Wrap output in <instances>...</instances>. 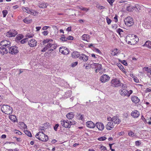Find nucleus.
Segmentation results:
<instances>
[{
	"label": "nucleus",
	"instance_id": "obj_25",
	"mask_svg": "<svg viewBox=\"0 0 151 151\" xmlns=\"http://www.w3.org/2000/svg\"><path fill=\"white\" fill-rule=\"evenodd\" d=\"M23 21L25 23L29 24L32 22V20L29 17H27L23 19Z\"/></svg>",
	"mask_w": 151,
	"mask_h": 151
},
{
	"label": "nucleus",
	"instance_id": "obj_44",
	"mask_svg": "<svg viewBox=\"0 0 151 151\" xmlns=\"http://www.w3.org/2000/svg\"><path fill=\"white\" fill-rule=\"evenodd\" d=\"M79 9H81L82 11H85L86 12H88L89 10L88 8H87L85 7H79Z\"/></svg>",
	"mask_w": 151,
	"mask_h": 151
},
{
	"label": "nucleus",
	"instance_id": "obj_55",
	"mask_svg": "<svg viewBox=\"0 0 151 151\" xmlns=\"http://www.w3.org/2000/svg\"><path fill=\"white\" fill-rule=\"evenodd\" d=\"M135 144L136 146H138L141 145V143L139 141H137L135 142Z\"/></svg>",
	"mask_w": 151,
	"mask_h": 151
},
{
	"label": "nucleus",
	"instance_id": "obj_8",
	"mask_svg": "<svg viewBox=\"0 0 151 151\" xmlns=\"http://www.w3.org/2000/svg\"><path fill=\"white\" fill-rule=\"evenodd\" d=\"M17 34L16 31L14 29H11L6 33V36L8 37H15Z\"/></svg>",
	"mask_w": 151,
	"mask_h": 151
},
{
	"label": "nucleus",
	"instance_id": "obj_13",
	"mask_svg": "<svg viewBox=\"0 0 151 151\" xmlns=\"http://www.w3.org/2000/svg\"><path fill=\"white\" fill-rule=\"evenodd\" d=\"M110 78V77L108 75L104 74L101 77L100 80L102 82L105 83L109 81Z\"/></svg>",
	"mask_w": 151,
	"mask_h": 151
},
{
	"label": "nucleus",
	"instance_id": "obj_28",
	"mask_svg": "<svg viewBox=\"0 0 151 151\" xmlns=\"http://www.w3.org/2000/svg\"><path fill=\"white\" fill-rule=\"evenodd\" d=\"M149 49H151V42L150 41H146L143 45Z\"/></svg>",
	"mask_w": 151,
	"mask_h": 151
},
{
	"label": "nucleus",
	"instance_id": "obj_30",
	"mask_svg": "<svg viewBox=\"0 0 151 151\" xmlns=\"http://www.w3.org/2000/svg\"><path fill=\"white\" fill-rule=\"evenodd\" d=\"M47 4L45 2L40 3L39 5V8H45L47 7Z\"/></svg>",
	"mask_w": 151,
	"mask_h": 151
},
{
	"label": "nucleus",
	"instance_id": "obj_60",
	"mask_svg": "<svg viewBox=\"0 0 151 151\" xmlns=\"http://www.w3.org/2000/svg\"><path fill=\"white\" fill-rule=\"evenodd\" d=\"M145 92L147 93L151 91V89L150 88H147L145 90Z\"/></svg>",
	"mask_w": 151,
	"mask_h": 151
},
{
	"label": "nucleus",
	"instance_id": "obj_16",
	"mask_svg": "<svg viewBox=\"0 0 151 151\" xmlns=\"http://www.w3.org/2000/svg\"><path fill=\"white\" fill-rule=\"evenodd\" d=\"M37 41L34 39H32L28 41V44L31 47H33L37 45Z\"/></svg>",
	"mask_w": 151,
	"mask_h": 151
},
{
	"label": "nucleus",
	"instance_id": "obj_5",
	"mask_svg": "<svg viewBox=\"0 0 151 151\" xmlns=\"http://www.w3.org/2000/svg\"><path fill=\"white\" fill-rule=\"evenodd\" d=\"M1 111L6 114H10L12 112L11 107L8 105H4L1 108Z\"/></svg>",
	"mask_w": 151,
	"mask_h": 151
},
{
	"label": "nucleus",
	"instance_id": "obj_1",
	"mask_svg": "<svg viewBox=\"0 0 151 151\" xmlns=\"http://www.w3.org/2000/svg\"><path fill=\"white\" fill-rule=\"evenodd\" d=\"M42 42L43 45L47 43L45 46L50 51H53L57 47L56 45L53 44V40L52 39H47L44 40Z\"/></svg>",
	"mask_w": 151,
	"mask_h": 151
},
{
	"label": "nucleus",
	"instance_id": "obj_9",
	"mask_svg": "<svg viewBox=\"0 0 151 151\" xmlns=\"http://www.w3.org/2000/svg\"><path fill=\"white\" fill-rule=\"evenodd\" d=\"M18 52V48L16 46H12L9 48V52L10 54L12 55L15 54Z\"/></svg>",
	"mask_w": 151,
	"mask_h": 151
},
{
	"label": "nucleus",
	"instance_id": "obj_24",
	"mask_svg": "<svg viewBox=\"0 0 151 151\" xmlns=\"http://www.w3.org/2000/svg\"><path fill=\"white\" fill-rule=\"evenodd\" d=\"M79 53L77 51H74L71 54L72 57L73 58H77L80 57Z\"/></svg>",
	"mask_w": 151,
	"mask_h": 151
},
{
	"label": "nucleus",
	"instance_id": "obj_22",
	"mask_svg": "<svg viewBox=\"0 0 151 151\" xmlns=\"http://www.w3.org/2000/svg\"><path fill=\"white\" fill-rule=\"evenodd\" d=\"M79 59L81 60H83L84 62L87 61L88 60V56L86 55L82 54L80 55Z\"/></svg>",
	"mask_w": 151,
	"mask_h": 151
},
{
	"label": "nucleus",
	"instance_id": "obj_34",
	"mask_svg": "<svg viewBox=\"0 0 151 151\" xmlns=\"http://www.w3.org/2000/svg\"><path fill=\"white\" fill-rule=\"evenodd\" d=\"M23 38V36L22 34L17 35L16 38V41L19 40Z\"/></svg>",
	"mask_w": 151,
	"mask_h": 151
},
{
	"label": "nucleus",
	"instance_id": "obj_39",
	"mask_svg": "<svg viewBox=\"0 0 151 151\" xmlns=\"http://www.w3.org/2000/svg\"><path fill=\"white\" fill-rule=\"evenodd\" d=\"M106 137L105 136H104L98 138V140L100 141H103L105 140L106 139Z\"/></svg>",
	"mask_w": 151,
	"mask_h": 151
},
{
	"label": "nucleus",
	"instance_id": "obj_61",
	"mask_svg": "<svg viewBox=\"0 0 151 151\" xmlns=\"http://www.w3.org/2000/svg\"><path fill=\"white\" fill-rule=\"evenodd\" d=\"M71 27H68L66 29V30L68 32H70L71 31Z\"/></svg>",
	"mask_w": 151,
	"mask_h": 151
},
{
	"label": "nucleus",
	"instance_id": "obj_38",
	"mask_svg": "<svg viewBox=\"0 0 151 151\" xmlns=\"http://www.w3.org/2000/svg\"><path fill=\"white\" fill-rule=\"evenodd\" d=\"M60 40L63 41H67V38L66 37H65L64 35H63L61 36V37L60 39Z\"/></svg>",
	"mask_w": 151,
	"mask_h": 151
},
{
	"label": "nucleus",
	"instance_id": "obj_32",
	"mask_svg": "<svg viewBox=\"0 0 151 151\" xmlns=\"http://www.w3.org/2000/svg\"><path fill=\"white\" fill-rule=\"evenodd\" d=\"M9 118L12 121L15 122L17 120L16 116L14 115H10L9 116Z\"/></svg>",
	"mask_w": 151,
	"mask_h": 151
},
{
	"label": "nucleus",
	"instance_id": "obj_37",
	"mask_svg": "<svg viewBox=\"0 0 151 151\" xmlns=\"http://www.w3.org/2000/svg\"><path fill=\"white\" fill-rule=\"evenodd\" d=\"M22 10H23V11H24V12H27V13H30V11L29 9V8L28 7H23L22 8Z\"/></svg>",
	"mask_w": 151,
	"mask_h": 151
},
{
	"label": "nucleus",
	"instance_id": "obj_51",
	"mask_svg": "<svg viewBox=\"0 0 151 151\" xmlns=\"http://www.w3.org/2000/svg\"><path fill=\"white\" fill-rule=\"evenodd\" d=\"M14 132L15 133H16V134H18L20 135H22V132H21L20 131H19L18 130H15L14 131Z\"/></svg>",
	"mask_w": 151,
	"mask_h": 151
},
{
	"label": "nucleus",
	"instance_id": "obj_20",
	"mask_svg": "<svg viewBox=\"0 0 151 151\" xmlns=\"http://www.w3.org/2000/svg\"><path fill=\"white\" fill-rule=\"evenodd\" d=\"M131 116L134 118H137L139 116V112L137 110L133 111L131 113Z\"/></svg>",
	"mask_w": 151,
	"mask_h": 151
},
{
	"label": "nucleus",
	"instance_id": "obj_43",
	"mask_svg": "<svg viewBox=\"0 0 151 151\" xmlns=\"http://www.w3.org/2000/svg\"><path fill=\"white\" fill-rule=\"evenodd\" d=\"M34 35L33 34H30L29 33H28L26 35V38H27V40H28V38L32 37Z\"/></svg>",
	"mask_w": 151,
	"mask_h": 151
},
{
	"label": "nucleus",
	"instance_id": "obj_14",
	"mask_svg": "<svg viewBox=\"0 0 151 151\" xmlns=\"http://www.w3.org/2000/svg\"><path fill=\"white\" fill-rule=\"evenodd\" d=\"M111 121L115 124H119L121 122V120L118 116H114L112 118H111Z\"/></svg>",
	"mask_w": 151,
	"mask_h": 151
},
{
	"label": "nucleus",
	"instance_id": "obj_58",
	"mask_svg": "<svg viewBox=\"0 0 151 151\" xmlns=\"http://www.w3.org/2000/svg\"><path fill=\"white\" fill-rule=\"evenodd\" d=\"M78 63V62H75L73 63L72 64V67H75L76 66Z\"/></svg>",
	"mask_w": 151,
	"mask_h": 151
},
{
	"label": "nucleus",
	"instance_id": "obj_62",
	"mask_svg": "<svg viewBox=\"0 0 151 151\" xmlns=\"http://www.w3.org/2000/svg\"><path fill=\"white\" fill-rule=\"evenodd\" d=\"M114 19L115 20V22H117L118 21V16L116 15L114 17Z\"/></svg>",
	"mask_w": 151,
	"mask_h": 151
},
{
	"label": "nucleus",
	"instance_id": "obj_15",
	"mask_svg": "<svg viewBox=\"0 0 151 151\" xmlns=\"http://www.w3.org/2000/svg\"><path fill=\"white\" fill-rule=\"evenodd\" d=\"M99 131H102L104 129V124L100 122H98L96 123V126Z\"/></svg>",
	"mask_w": 151,
	"mask_h": 151
},
{
	"label": "nucleus",
	"instance_id": "obj_21",
	"mask_svg": "<svg viewBox=\"0 0 151 151\" xmlns=\"http://www.w3.org/2000/svg\"><path fill=\"white\" fill-rule=\"evenodd\" d=\"M131 100L135 104L138 103L140 101V100L138 98L135 96H132Z\"/></svg>",
	"mask_w": 151,
	"mask_h": 151
},
{
	"label": "nucleus",
	"instance_id": "obj_41",
	"mask_svg": "<svg viewBox=\"0 0 151 151\" xmlns=\"http://www.w3.org/2000/svg\"><path fill=\"white\" fill-rule=\"evenodd\" d=\"M8 13L7 10H3L2 12V13L3 15V17H5L8 14Z\"/></svg>",
	"mask_w": 151,
	"mask_h": 151
},
{
	"label": "nucleus",
	"instance_id": "obj_18",
	"mask_svg": "<svg viewBox=\"0 0 151 151\" xmlns=\"http://www.w3.org/2000/svg\"><path fill=\"white\" fill-rule=\"evenodd\" d=\"M92 65L95 67L96 68L95 72L96 73H98L101 69V65L99 64L93 63Z\"/></svg>",
	"mask_w": 151,
	"mask_h": 151
},
{
	"label": "nucleus",
	"instance_id": "obj_54",
	"mask_svg": "<svg viewBox=\"0 0 151 151\" xmlns=\"http://www.w3.org/2000/svg\"><path fill=\"white\" fill-rule=\"evenodd\" d=\"M59 126V125L58 124H56L55 125L54 127V129L55 131H57V129Z\"/></svg>",
	"mask_w": 151,
	"mask_h": 151
},
{
	"label": "nucleus",
	"instance_id": "obj_7",
	"mask_svg": "<svg viewBox=\"0 0 151 151\" xmlns=\"http://www.w3.org/2000/svg\"><path fill=\"white\" fill-rule=\"evenodd\" d=\"M111 85L113 87H118L121 86L120 81L117 78L113 79L111 81Z\"/></svg>",
	"mask_w": 151,
	"mask_h": 151
},
{
	"label": "nucleus",
	"instance_id": "obj_64",
	"mask_svg": "<svg viewBox=\"0 0 151 151\" xmlns=\"http://www.w3.org/2000/svg\"><path fill=\"white\" fill-rule=\"evenodd\" d=\"M18 150L17 149L15 148L14 150L12 149H9L8 150V151H18Z\"/></svg>",
	"mask_w": 151,
	"mask_h": 151
},
{
	"label": "nucleus",
	"instance_id": "obj_23",
	"mask_svg": "<svg viewBox=\"0 0 151 151\" xmlns=\"http://www.w3.org/2000/svg\"><path fill=\"white\" fill-rule=\"evenodd\" d=\"M86 124L87 127L90 128H93L96 126V124H94L93 122L91 121L87 122Z\"/></svg>",
	"mask_w": 151,
	"mask_h": 151
},
{
	"label": "nucleus",
	"instance_id": "obj_45",
	"mask_svg": "<svg viewBox=\"0 0 151 151\" xmlns=\"http://www.w3.org/2000/svg\"><path fill=\"white\" fill-rule=\"evenodd\" d=\"M100 147L99 148L101 149V151H106V147L103 146H100Z\"/></svg>",
	"mask_w": 151,
	"mask_h": 151
},
{
	"label": "nucleus",
	"instance_id": "obj_42",
	"mask_svg": "<svg viewBox=\"0 0 151 151\" xmlns=\"http://www.w3.org/2000/svg\"><path fill=\"white\" fill-rule=\"evenodd\" d=\"M118 66L119 68L122 71H124L125 69H124L123 66L121 64L119 63L118 65Z\"/></svg>",
	"mask_w": 151,
	"mask_h": 151
},
{
	"label": "nucleus",
	"instance_id": "obj_56",
	"mask_svg": "<svg viewBox=\"0 0 151 151\" xmlns=\"http://www.w3.org/2000/svg\"><path fill=\"white\" fill-rule=\"evenodd\" d=\"M134 134L133 132L132 131H130L128 133V135L129 136L133 137L134 136Z\"/></svg>",
	"mask_w": 151,
	"mask_h": 151
},
{
	"label": "nucleus",
	"instance_id": "obj_17",
	"mask_svg": "<svg viewBox=\"0 0 151 151\" xmlns=\"http://www.w3.org/2000/svg\"><path fill=\"white\" fill-rule=\"evenodd\" d=\"M106 127L107 130H111L114 128V125L112 122L110 121L107 123Z\"/></svg>",
	"mask_w": 151,
	"mask_h": 151
},
{
	"label": "nucleus",
	"instance_id": "obj_50",
	"mask_svg": "<svg viewBox=\"0 0 151 151\" xmlns=\"http://www.w3.org/2000/svg\"><path fill=\"white\" fill-rule=\"evenodd\" d=\"M28 40H27V38H25L22 40L21 41V43L22 44H24L25 43L26 41H28Z\"/></svg>",
	"mask_w": 151,
	"mask_h": 151
},
{
	"label": "nucleus",
	"instance_id": "obj_12",
	"mask_svg": "<svg viewBox=\"0 0 151 151\" xmlns=\"http://www.w3.org/2000/svg\"><path fill=\"white\" fill-rule=\"evenodd\" d=\"M59 51L63 54L67 55L69 53V50L65 47H60Z\"/></svg>",
	"mask_w": 151,
	"mask_h": 151
},
{
	"label": "nucleus",
	"instance_id": "obj_59",
	"mask_svg": "<svg viewBox=\"0 0 151 151\" xmlns=\"http://www.w3.org/2000/svg\"><path fill=\"white\" fill-rule=\"evenodd\" d=\"M50 28V27H49V26H44L43 27L42 29L43 30H45L47 29L48 28Z\"/></svg>",
	"mask_w": 151,
	"mask_h": 151
},
{
	"label": "nucleus",
	"instance_id": "obj_63",
	"mask_svg": "<svg viewBox=\"0 0 151 151\" xmlns=\"http://www.w3.org/2000/svg\"><path fill=\"white\" fill-rule=\"evenodd\" d=\"M95 50L97 52L100 54L101 53V52L98 49H97L96 48H95Z\"/></svg>",
	"mask_w": 151,
	"mask_h": 151
},
{
	"label": "nucleus",
	"instance_id": "obj_36",
	"mask_svg": "<svg viewBox=\"0 0 151 151\" xmlns=\"http://www.w3.org/2000/svg\"><path fill=\"white\" fill-rule=\"evenodd\" d=\"M20 125L22 129H25L27 128V126L23 122H21L20 124Z\"/></svg>",
	"mask_w": 151,
	"mask_h": 151
},
{
	"label": "nucleus",
	"instance_id": "obj_29",
	"mask_svg": "<svg viewBox=\"0 0 151 151\" xmlns=\"http://www.w3.org/2000/svg\"><path fill=\"white\" fill-rule=\"evenodd\" d=\"M119 52V50L116 48H115L112 50L111 54L113 56H115Z\"/></svg>",
	"mask_w": 151,
	"mask_h": 151
},
{
	"label": "nucleus",
	"instance_id": "obj_52",
	"mask_svg": "<svg viewBox=\"0 0 151 151\" xmlns=\"http://www.w3.org/2000/svg\"><path fill=\"white\" fill-rule=\"evenodd\" d=\"M67 40H73V37L71 36H69L67 37Z\"/></svg>",
	"mask_w": 151,
	"mask_h": 151
},
{
	"label": "nucleus",
	"instance_id": "obj_27",
	"mask_svg": "<svg viewBox=\"0 0 151 151\" xmlns=\"http://www.w3.org/2000/svg\"><path fill=\"white\" fill-rule=\"evenodd\" d=\"M74 116V113L73 112H71L68 113L66 115V117L68 119H72L73 118Z\"/></svg>",
	"mask_w": 151,
	"mask_h": 151
},
{
	"label": "nucleus",
	"instance_id": "obj_26",
	"mask_svg": "<svg viewBox=\"0 0 151 151\" xmlns=\"http://www.w3.org/2000/svg\"><path fill=\"white\" fill-rule=\"evenodd\" d=\"M0 53L2 55L8 53L7 49L4 47L0 48Z\"/></svg>",
	"mask_w": 151,
	"mask_h": 151
},
{
	"label": "nucleus",
	"instance_id": "obj_48",
	"mask_svg": "<svg viewBox=\"0 0 151 151\" xmlns=\"http://www.w3.org/2000/svg\"><path fill=\"white\" fill-rule=\"evenodd\" d=\"M132 7L131 6H128L127 8V11L129 12L132 11Z\"/></svg>",
	"mask_w": 151,
	"mask_h": 151
},
{
	"label": "nucleus",
	"instance_id": "obj_53",
	"mask_svg": "<svg viewBox=\"0 0 151 151\" xmlns=\"http://www.w3.org/2000/svg\"><path fill=\"white\" fill-rule=\"evenodd\" d=\"M123 31L122 29L119 28L116 30V32L119 34H120V32H123Z\"/></svg>",
	"mask_w": 151,
	"mask_h": 151
},
{
	"label": "nucleus",
	"instance_id": "obj_31",
	"mask_svg": "<svg viewBox=\"0 0 151 151\" xmlns=\"http://www.w3.org/2000/svg\"><path fill=\"white\" fill-rule=\"evenodd\" d=\"M143 70L146 71L148 73H149L151 75V68L145 67L143 68Z\"/></svg>",
	"mask_w": 151,
	"mask_h": 151
},
{
	"label": "nucleus",
	"instance_id": "obj_11",
	"mask_svg": "<svg viewBox=\"0 0 151 151\" xmlns=\"http://www.w3.org/2000/svg\"><path fill=\"white\" fill-rule=\"evenodd\" d=\"M60 124L63 127L68 128H70V125L69 124L68 120H61Z\"/></svg>",
	"mask_w": 151,
	"mask_h": 151
},
{
	"label": "nucleus",
	"instance_id": "obj_46",
	"mask_svg": "<svg viewBox=\"0 0 151 151\" xmlns=\"http://www.w3.org/2000/svg\"><path fill=\"white\" fill-rule=\"evenodd\" d=\"M151 120V117H150V118L146 119V121H145V122L146 123H147L149 125H151V122L150 120Z\"/></svg>",
	"mask_w": 151,
	"mask_h": 151
},
{
	"label": "nucleus",
	"instance_id": "obj_6",
	"mask_svg": "<svg viewBox=\"0 0 151 151\" xmlns=\"http://www.w3.org/2000/svg\"><path fill=\"white\" fill-rule=\"evenodd\" d=\"M125 24L128 27H130L134 23L133 19L130 17L126 18L124 20Z\"/></svg>",
	"mask_w": 151,
	"mask_h": 151
},
{
	"label": "nucleus",
	"instance_id": "obj_4",
	"mask_svg": "<svg viewBox=\"0 0 151 151\" xmlns=\"http://www.w3.org/2000/svg\"><path fill=\"white\" fill-rule=\"evenodd\" d=\"M35 136L38 140L42 142H47L49 139L48 136L42 132H39L36 134Z\"/></svg>",
	"mask_w": 151,
	"mask_h": 151
},
{
	"label": "nucleus",
	"instance_id": "obj_47",
	"mask_svg": "<svg viewBox=\"0 0 151 151\" xmlns=\"http://www.w3.org/2000/svg\"><path fill=\"white\" fill-rule=\"evenodd\" d=\"M106 21L108 25L110 24L112 21L108 17L106 18Z\"/></svg>",
	"mask_w": 151,
	"mask_h": 151
},
{
	"label": "nucleus",
	"instance_id": "obj_40",
	"mask_svg": "<svg viewBox=\"0 0 151 151\" xmlns=\"http://www.w3.org/2000/svg\"><path fill=\"white\" fill-rule=\"evenodd\" d=\"M68 123L70 125V126L71 125H73L76 124V122L74 120H72L70 121H68Z\"/></svg>",
	"mask_w": 151,
	"mask_h": 151
},
{
	"label": "nucleus",
	"instance_id": "obj_49",
	"mask_svg": "<svg viewBox=\"0 0 151 151\" xmlns=\"http://www.w3.org/2000/svg\"><path fill=\"white\" fill-rule=\"evenodd\" d=\"M114 0H107V2L111 6L113 5V4L114 2Z\"/></svg>",
	"mask_w": 151,
	"mask_h": 151
},
{
	"label": "nucleus",
	"instance_id": "obj_33",
	"mask_svg": "<svg viewBox=\"0 0 151 151\" xmlns=\"http://www.w3.org/2000/svg\"><path fill=\"white\" fill-rule=\"evenodd\" d=\"M30 13L31 14L34 16H37L38 14V12L34 10H31Z\"/></svg>",
	"mask_w": 151,
	"mask_h": 151
},
{
	"label": "nucleus",
	"instance_id": "obj_2",
	"mask_svg": "<svg viewBox=\"0 0 151 151\" xmlns=\"http://www.w3.org/2000/svg\"><path fill=\"white\" fill-rule=\"evenodd\" d=\"M138 37L134 34H129L126 38V40L127 42L131 45L135 44L138 42Z\"/></svg>",
	"mask_w": 151,
	"mask_h": 151
},
{
	"label": "nucleus",
	"instance_id": "obj_10",
	"mask_svg": "<svg viewBox=\"0 0 151 151\" xmlns=\"http://www.w3.org/2000/svg\"><path fill=\"white\" fill-rule=\"evenodd\" d=\"M0 45L6 47H8L11 46V42L9 41L4 40L0 42Z\"/></svg>",
	"mask_w": 151,
	"mask_h": 151
},
{
	"label": "nucleus",
	"instance_id": "obj_35",
	"mask_svg": "<svg viewBox=\"0 0 151 151\" xmlns=\"http://www.w3.org/2000/svg\"><path fill=\"white\" fill-rule=\"evenodd\" d=\"M24 132L25 134H26L29 137H32V134L30 131L26 130L24 131Z\"/></svg>",
	"mask_w": 151,
	"mask_h": 151
},
{
	"label": "nucleus",
	"instance_id": "obj_57",
	"mask_svg": "<svg viewBox=\"0 0 151 151\" xmlns=\"http://www.w3.org/2000/svg\"><path fill=\"white\" fill-rule=\"evenodd\" d=\"M42 34L44 36H46L48 34L47 31H45L42 32Z\"/></svg>",
	"mask_w": 151,
	"mask_h": 151
},
{
	"label": "nucleus",
	"instance_id": "obj_19",
	"mask_svg": "<svg viewBox=\"0 0 151 151\" xmlns=\"http://www.w3.org/2000/svg\"><path fill=\"white\" fill-rule=\"evenodd\" d=\"M82 40L83 41H86L88 42H89L90 40V36L87 34H84L81 36Z\"/></svg>",
	"mask_w": 151,
	"mask_h": 151
},
{
	"label": "nucleus",
	"instance_id": "obj_3",
	"mask_svg": "<svg viewBox=\"0 0 151 151\" xmlns=\"http://www.w3.org/2000/svg\"><path fill=\"white\" fill-rule=\"evenodd\" d=\"M122 87L123 88L120 89L119 91L121 95L122 96H126L127 97H129L132 93V90H130L129 91H128L127 90H126L125 89L127 88V87L125 85H124L123 84Z\"/></svg>",
	"mask_w": 151,
	"mask_h": 151
}]
</instances>
